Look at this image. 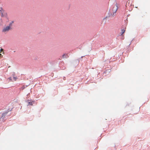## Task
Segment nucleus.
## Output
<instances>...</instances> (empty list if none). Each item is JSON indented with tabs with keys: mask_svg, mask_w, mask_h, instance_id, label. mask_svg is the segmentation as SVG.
I'll return each mask as SVG.
<instances>
[{
	"mask_svg": "<svg viewBox=\"0 0 150 150\" xmlns=\"http://www.w3.org/2000/svg\"><path fill=\"white\" fill-rule=\"evenodd\" d=\"M118 8V7L117 5H115L112 8V9H111V12H112V13H113V15H114V14L116 12Z\"/></svg>",
	"mask_w": 150,
	"mask_h": 150,
	"instance_id": "f257e3e1",
	"label": "nucleus"
},
{
	"mask_svg": "<svg viewBox=\"0 0 150 150\" xmlns=\"http://www.w3.org/2000/svg\"><path fill=\"white\" fill-rule=\"evenodd\" d=\"M11 29V28H10V26H7L4 28L2 30V31L3 32L5 33L6 32L8 31Z\"/></svg>",
	"mask_w": 150,
	"mask_h": 150,
	"instance_id": "f03ea898",
	"label": "nucleus"
},
{
	"mask_svg": "<svg viewBox=\"0 0 150 150\" xmlns=\"http://www.w3.org/2000/svg\"><path fill=\"white\" fill-rule=\"evenodd\" d=\"M125 32V30H122V34H123Z\"/></svg>",
	"mask_w": 150,
	"mask_h": 150,
	"instance_id": "6e6552de",
	"label": "nucleus"
},
{
	"mask_svg": "<svg viewBox=\"0 0 150 150\" xmlns=\"http://www.w3.org/2000/svg\"><path fill=\"white\" fill-rule=\"evenodd\" d=\"M9 79L10 80H11V78H9Z\"/></svg>",
	"mask_w": 150,
	"mask_h": 150,
	"instance_id": "9d476101",
	"label": "nucleus"
},
{
	"mask_svg": "<svg viewBox=\"0 0 150 150\" xmlns=\"http://www.w3.org/2000/svg\"><path fill=\"white\" fill-rule=\"evenodd\" d=\"M13 23V21H12V22L11 23H12V24Z\"/></svg>",
	"mask_w": 150,
	"mask_h": 150,
	"instance_id": "9b49d317",
	"label": "nucleus"
},
{
	"mask_svg": "<svg viewBox=\"0 0 150 150\" xmlns=\"http://www.w3.org/2000/svg\"><path fill=\"white\" fill-rule=\"evenodd\" d=\"M13 78L15 81H16V79H17V78L15 77H13Z\"/></svg>",
	"mask_w": 150,
	"mask_h": 150,
	"instance_id": "0eeeda50",
	"label": "nucleus"
},
{
	"mask_svg": "<svg viewBox=\"0 0 150 150\" xmlns=\"http://www.w3.org/2000/svg\"><path fill=\"white\" fill-rule=\"evenodd\" d=\"M1 10H0L1 13V16H5L6 13L4 12V11L3 10L2 8H1Z\"/></svg>",
	"mask_w": 150,
	"mask_h": 150,
	"instance_id": "7ed1b4c3",
	"label": "nucleus"
},
{
	"mask_svg": "<svg viewBox=\"0 0 150 150\" xmlns=\"http://www.w3.org/2000/svg\"><path fill=\"white\" fill-rule=\"evenodd\" d=\"M12 26V23H11L9 24V25L8 26H10V28H11V27Z\"/></svg>",
	"mask_w": 150,
	"mask_h": 150,
	"instance_id": "423d86ee",
	"label": "nucleus"
},
{
	"mask_svg": "<svg viewBox=\"0 0 150 150\" xmlns=\"http://www.w3.org/2000/svg\"><path fill=\"white\" fill-rule=\"evenodd\" d=\"M29 100H28V105H33V101H32V102H29Z\"/></svg>",
	"mask_w": 150,
	"mask_h": 150,
	"instance_id": "20e7f679",
	"label": "nucleus"
},
{
	"mask_svg": "<svg viewBox=\"0 0 150 150\" xmlns=\"http://www.w3.org/2000/svg\"><path fill=\"white\" fill-rule=\"evenodd\" d=\"M2 51H3V49L1 48V52Z\"/></svg>",
	"mask_w": 150,
	"mask_h": 150,
	"instance_id": "1a4fd4ad",
	"label": "nucleus"
},
{
	"mask_svg": "<svg viewBox=\"0 0 150 150\" xmlns=\"http://www.w3.org/2000/svg\"><path fill=\"white\" fill-rule=\"evenodd\" d=\"M63 58H67L68 57V56L67 54H64L62 56Z\"/></svg>",
	"mask_w": 150,
	"mask_h": 150,
	"instance_id": "39448f33",
	"label": "nucleus"
}]
</instances>
